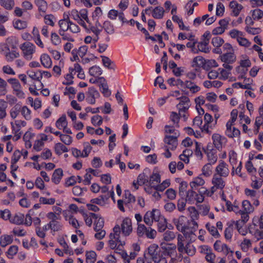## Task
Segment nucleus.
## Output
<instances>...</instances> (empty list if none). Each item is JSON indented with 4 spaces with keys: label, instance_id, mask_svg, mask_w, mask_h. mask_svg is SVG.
Masks as SVG:
<instances>
[{
    "label": "nucleus",
    "instance_id": "5fc2aeb1",
    "mask_svg": "<svg viewBox=\"0 0 263 263\" xmlns=\"http://www.w3.org/2000/svg\"><path fill=\"white\" fill-rule=\"evenodd\" d=\"M34 4L40 12L45 13L47 9V3L45 0H34Z\"/></svg>",
    "mask_w": 263,
    "mask_h": 263
},
{
    "label": "nucleus",
    "instance_id": "052dcab7",
    "mask_svg": "<svg viewBox=\"0 0 263 263\" xmlns=\"http://www.w3.org/2000/svg\"><path fill=\"white\" fill-rule=\"evenodd\" d=\"M102 27L108 34H111L115 32L114 25L109 21H105L103 24Z\"/></svg>",
    "mask_w": 263,
    "mask_h": 263
},
{
    "label": "nucleus",
    "instance_id": "cd10ccee",
    "mask_svg": "<svg viewBox=\"0 0 263 263\" xmlns=\"http://www.w3.org/2000/svg\"><path fill=\"white\" fill-rule=\"evenodd\" d=\"M161 181L160 175L156 173L153 172L152 174L149 175L148 184L152 185L155 190V186H158Z\"/></svg>",
    "mask_w": 263,
    "mask_h": 263
},
{
    "label": "nucleus",
    "instance_id": "c85d7f7f",
    "mask_svg": "<svg viewBox=\"0 0 263 263\" xmlns=\"http://www.w3.org/2000/svg\"><path fill=\"white\" fill-rule=\"evenodd\" d=\"M209 44V42L208 39H203L201 42H197V50H198V53L199 52L209 53L210 51Z\"/></svg>",
    "mask_w": 263,
    "mask_h": 263
},
{
    "label": "nucleus",
    "instance_id": "f704fd0d",
    "mask_svg": "<svg viewBox=\"0 0 263 263\" xmlns=\"http://www.w3.org/2000/svg\"><path fill=\"white\" fill-rule=\"evenodd\" d=\"M206 157L209 163L215 164L217 160V151L213 148H207L206 152Z\"/></svg>",
    "mask_w": 263,
    "mask_h": 263
},
{
    "label": "nucleus",
    "instance_id": "de8ad7c7",
    "mask_svg": "<svg viewBox=\"0 0 263 263\" xmlns=\"http://www.w3.org/2000/svg\"><path fill=\"white\" fill-rule=\"evenodd\" d=\"M263 125V117L258 115L256 117L254 124L253 132L255 134L259 133L260 127Z\"/></svg>",
    "mask_w": 263,
    "mask_h": 263
},
{
    "label": "nucleus",
    "instance_id": "9b49d317",
    "mask_svg": "<svg viewBox=\"0 0 263 263\" xmlns=\"http://www.w3.org/2000/svg\"><path fill=\"white\" fill-rule=\"evenodd\" d=\"M215 173L214 175H217L218 176L224 178L227 177L230 173L228 164L223 161H220L218 164L215 167Z\"/></svg>",
    "mask_w": 263,
    "mask_h": 263
},
{
    "label": "nucleus",
    "instance_id": "680f3d73",
    "mask_svg": "<svg viewBox=\"0 0 263 263\" xmlns=\"http://www.w3.org/2000/svg\"><path fill=\"white\" fill-rule=\"evenodd\" d=\"M213 164L208 163L202 168V174L205 177H210L212 174V165Z\"/></svg>",
    "mask_w": 263,
    "mask_h": 263
},
{
    "label": "nucleus",
    "instance_id": "1a4fd4ad",
    "mask_svg": "<svg viewBox=\"0 0 263 263\" xmlns=\"http://www.w3.org/2000/svg\"><path fill=\"white\" fill-rule=\"evenodd\" d=\"M204 199V197L201 193H197L193 190H190L186 193V201L191 204L202 203Z\"/></svg>",
    "mask_w": 263,
    "mask_h": 263
},
{
    "label": "nucleus",
    "instance_id": "2eb2a0df",
    "mask_svg": "<svg viewBox=\"0 0 263 263\" xmlns=\"http://www.w3.org/2000/svg\"><path fill=\"white\" fill-rule=\"evenodd\" d=\"M213 144L218 150H221L227 142V139L223 136L218 133H214L212 137Z\"/></svg>",
    "mask_w": 263,
    "mask_h": 263
},
{
    "label": "nucleus",
    "instance_id": "412c9836",
    "mask_svg": "<svg viewBox=\"0 0 263 263\" xmlns=\"http://www.w3.org/2000/svg\"><path fill=\"white\" fill-rule=\"evenodd\" d=\"M201 252L205 254V259L209 263H215L216 256L211 249L207 246L201 247Z\"/></svg>",
    "mask_w": 263,
    "mask_h": 263
},
{
    "label": "nucleus",
    "instance_id": "bb28decb",
    "mask_svg": "<svg viewBox=\"0 0 263 263\" xmlns=\"http://www.w3.org/2000/svg\"><path fill=\"white\" fill-rule=\"evenodd\" d=\"M70 21L69 18L60 20L59 21L58 24L60 27L59 33L61 36H64L65 32L68 30Z\"/></svg>",
    "mask_w": 263,
    "mask_h": 263
},
{
    "label": "nucleus",
    "instance_id": "f8f14e48",
    "mask_svg": "<svg viewBox=\"0 0 263 263\" xmlns=\"http://www.w3.org/2000/svg\"><path fill=\"white\" fill-rule=\"evenodd\" d=\"M120 228V233L125 236H129L133 231L132 220L128 217L124 218L121 222Z\"/></svg>",
    "mask_w": 263,
    "mask_h": 263
},
{
    "label": "nucleus",
    "instance_id": "09e8293b",
    "mask_svg": "<svg viewBox=\"0 0 263 263\" xmlns=\"http://www.w3.org/2000/svg\"><path fill=\"white\" fill-rule=\"evenodd\" d=\"M250 14L254 21H259L263 18V11L258 8L251 10Z\"/></svg>",
    "mask_w": 263,
    "mask_h": 263
},
{
    "label": "nucleus",
    "instance_id": "338daca9",
    "mask_svg": "<svg viewBox=\"0 0 263 263\" xmlns=\"http://www.w3.org/2000/svg\"><path fill=\"white\" fill-rule=\"evenodd\" d=\"M83 216L86 224L88 226L90 227L92 222V219L97 217V215L92 213H90L89 214L84 213Z\"/></svg>",
    "mask_w": 263,
    "mask_h": 263
},
{
    "label": "nucleus",
    "instance_id": "69168bd1",
    "mask_svg": "<svg viewBox=\"0 0 263 263\" xmlns=\"http://www.w3.org/2000/svg\"><path fill=\"white\" fill-rule=\"evenodd\" d=\"M218 66L217 62L213 59L211 60H205V65L203 67V69L205 70H209L211 68H216Z\"/></svg>",
    "mask_w": 263,
    "mask_h": 263
},
{
    "label": "nucleus",
    "instance_id": "72a5a7b5",
    "mask_svg": "<svg viewBox=\"0 0 263 263\" xmlns=\"http://www.w3.org/2000/svg\"><path fill=\"white\" fill-rule=\"evenodd\" d=\"M222 62L227 63H232L236 61V56L234 52H226L220 57Z\"/></svg>",
    "mask_w": 263,
    "mask_h": 263
},
{
    "label": "nucleus",
    "instance_id": "7ed1b4c3",
    "mask_svg": "<svg viewBox=\"0 0 263 263\" xmlns=\"http://www.w3.org/2000/svg\"><path fill=\"white\" fill-rule=\"evenodd\" d=\"M69 16L77 22L85 29L88 30L89 26L86 23L90 24V20L88 16V11L86 9H82L78 11L76 9H72L69 13Z\"/></svg>",
    "mask_w": 263,
    "mask_h": 263
},
{
    "label": "nucleus",
    "instance_id": "f3484780",
    "mask_svg": "<svg viewBox=\"0 0 263 263\" xmlns=\"http://www.w3.org/2000/svg\"><path fill=\"white\" fill-rule=\"evenodd\" d=\"M99 91L94 87H89L86 93V100L90 104H94L96 103V99L100 97Z\"/></svg>",
    "mask_w": 263,
    "mask_h": 263
},
{
    "label": "nucleus",
    "instance_id": "39448f33",
    "mask_svg": "<svg viewBox=\"0 0 263 263\" xmlns=\"http://www.w3.org/2000/svg\"><path fill=\"white\" fill-rule=\"evenodd\" d=\"M223 178L217 175H214L211 181L213 186L210 190L205 189L202 192V193L208 196L211 197L217 190L223 189L226 185V182Z\"/></svg>",
    "mask_w": 263,
    "mask_h": 263
},
{
    "label": "nucleus",
    "instance_id": "bf43d9fd",
    "mask_svg": "<svg viewBox=\"0 0 263 263\" xmlns=\"http://www.w3.org/2000/svg\"><path fill=\"white\" fill-rule=\"evenodd\" d=\"M249 233L256 239V241L263 240V230L256 229L255 230H250Z\"/></svg>",
    "mask_w": 263,
    "mask_h": 263
},
{
    "label": "nucleus",
    "instance_id": "4468645a",
    "mask_svg": "<svg viewBox=\"0 0 263 263\" xmlns=\"http://www.w3.org/2000/svg\"><path fill=\"white\" fill-rule=\"evenodd\" d=\"M234 123L227 122L226 125L225 135L229 138L237 137L240 135V130L234 126Z\"/></svg>",
    "mask_w": 263,
    "mask_h": 263
},
{
    "label": "nucleus",
    "instance_id": "dca6fc26",
    "mask_svg": "<svg viewBox=\"0 0 263 263\" xmlns=\"http://www.w3.org/2000/svg\"><path fill=\"white\" fill-rule=\"evenodd\" d=\"M177 137V136L166 135L163 140L165 148L172 151L175 149L178 145Z\"/></svg>",
    "mask_w": 263,
    "mask_h": 263
},
{
    "label": "nucleus",
    "instance_id": "864d4df0",
    "mask_svg": "<svg viewBox=\"0 0 263 263\" xmlns=\"http://www.w3.org/2000/svg\"><path fill=\"white\" fill-rule=\"evenodd\" d=\"M0 5L5 9L11 10L14 8L15 2L14 0H0Z\"/></svg>",
    "mask_w": 263,
    "mask_h": 263
},
{
    "label": "nucleus",
    "instance_id": "393cba45",
    "mask_svg": "<svg viewBox=\"0 0 263 263\" xmlns=\"http://www.w3.org/2000/svg\"><path fill=\"white\" fill-rule=\"evenodd\" d=\"M229 7L231 9V15L235 17L239 14L243 9V6L241 4L234 1L230 3Z\"/></svg>",
    "mask_w": 263,
    "mask_h": 263
},
{
    "label": "nucleus",
    "instance_id": "37998d69",
    "mask_svg": "<svg viewBox=\"0 0 263 263\" xmlns=\"http://www.w3.org/2000/svg\"><path fill=\"white\" fill-rule=\"evenodd\" d=\"M103 70L102 68L97 65L91 67L89 69V73L95 78H101L100 76L102 74Z\"/></svg>",
    "mask_w": 263,
    "mask_h": 263
},
{
    "label": "nucleus",
    "instance_id": "7c9ffc66",
    "mask_svg": "<svg viewBox=\"0 0 263 263\" xmlns=\"http://www.w3.org/2000/svg\"><path fill=\"white\" fill-rule=\"evenodd\" d=\"M205 65V59L201 56L195 57L192 61L191 66L195 69L200 68L203 67Z\"/></svg>",
    "mask_w": 263,
    "mask_h": 263
},
{
    "label": "nucleus",
    "instance_id": "423d86ee",
    "mask_svg": "<svg viewBox=\"0 0 263 263\" xmlns=\"http://www.w3.org/2000/svg\"><path fill=\"white\" fill-rule=\"evenodd\" d=\"M146 257L149 258L155 263H158L164 258L158 246L155 243L151 245L147 248L144 255V257Z\"/></svg>",
    "mask_w": 263,
    "mask_h": 263
},
{
    "label": "nucleus",
    "instance_id": "aec40b11",
    "mask_svg": "<svg viewBox=\"0 0 263 263\" xmlns=\"http://www.w3.org/2000/svg\"><path fill=\"white\" fill-rule=\"evenodd\" d=\"M177 99L180 100L179 103L177 105L179 112L181 111H185L189 109L190 106V101L188 97L182 96L178 98Z\"/></svg>",
    "mask_w": 263,
    "mask_h": 263
},
{
    "label": "nucleus",
    "instance_id": "2f4dec72",
    "mask_svg": "<svg viewBox=\"0 0 263 263\" xmlns=\"http://www.w3.org/2000/svg\"><path fill=\"white\" fill-rule=\"evenodd\" d=\"M21 114L25 121H30L32 119V112L26 105L21 107Z\"/></svg>",
    "mask_w": 263,
    "mask_h": 263
},
{
    "label": "nucleus",
    "instance_id": "c756f323",
    "mask_svg": "<svg viewBox=\"0 0 263 263\" xmlns=\"http://www.w3.org/2000/svg\"><path fill=\"white\" fill-rule=\"evenodd\" d=\"M205 184L204 180L200 176L195 177L190 182V186L192 190H197Z\"/></svg>",
    "mask_w": 263,
    "mask_h": 263
},
{
    "label": "nucleus",
    "instance_id": "6e6d98bb",
    "mask_svg": "<svg viewBox=\"0 0 263 263\" xmlns=\"http://www.w3.org/2000/svg\"><path fill=\"white\" fill-rule=\"evenodd\" d=\"M54 149L55 153L59 155L68 151L67 147L60 142L55 144Z\"/></svg>",
    "mask_w": 263,
    "mask_h": 263
},
{
    "label": "nucleus",
    "instance_id": "13d9d810",
    "mask_svg": "<svg viewBox=\"0 0 263 263\" xmlns=\"http://www.w3.org/2000/svg\"><path fill=\"white\" fill-rule=\"evenodd\" d=\"M13 26L17 30H22L27 28V23L25 21L15 20L13 22Z\"/></svg>",
    "mask_w": 263,
    "mask_h": 263
},
{
    "label": "nucleus",
    "instance_id": "58836bf2",
    "mask_svg": "<svg viewBox=\"0 0 263 263\" xmlns=\"http://www.w3.org/2000/svg\"><path fill=\"white\" fill-rule=\"evenodd\" d=\"M13 236L10 235L4 234L0 237V246L5 248L13 242Z\"/></svg>",
    "mask_w": 263,
    "mask_h": 263
},
{
    "label": "nucleus",
    "instance_id": "79ce46f5",
    "mask_svg": "<svg viewBox=\"0 0 263 263\" xmlns=\"http://www.w3.org/2000/svg\"><path fill=\"white\" fill-rule=\"evenodd\" d=\"M6 48L9 51L5 54L6 59L8 62H12L14 59L20 57V53L15 50L10 51L9 48L7 45H4Z\"/></svg>",
    "mask_w": 263,
    "mask_h": 263
},
{
    "label": "nucleus",
    "instance_id": "c9c22d12",
    "mask_svg": "<svg viewBox=\"0 0 263 263\" xmlns=\"http://www.w3.org/2000/svg\"><path fill=\"white\" fill-rule=\"evenodd\" d=\"M41 64L46 68L52 66V62L50 56L47 53H42L40 58Z\"/></svg>",
    "mask_w": 263,
    "mask_h": 263
},
{
    "label": "nucleus",
    "instance_id": "774afa93",
    "mask_svg": "<svg viewBox=\"0 0 263 263\" xmlns=\"http://www.w3.org/2000/svg\"><path fill=\"white\" fill-rule=\"evenodd\" d=\"M95 230H100V229H102L104 223V219L98 215L97 217H95Z\"/></svg>",
    "mask_w": 263,
    "mask_h": 263
},
{
    "label": "nucleus",
    "instance_id": "8fccbe9b",
    "mask_svg": "<svg viewBox=\"0 0 263 263\" xmlns=\"http://www.w3.org/2000/svg\"><path fill=\"white\" fill-rule=\"evenodd\" d=\"M27 74L28 77L32 80L37 81H41V70H38L36 71L34 70H28Z\"/></svg>",
    "mask_w": 263,
    "mask_h": 263
},
{
    "label": "nucleus",
    "instance_id": "0eeeda50",
    "mask_svg": "<svg viewBox=\"0 0 263 263\" xmlns=\"http://www.w3.org/2000/svg\"><path fill=\"white\" fill-rule=\"evenodd\" d=\"M216 124V120H214L210 114L206 113L204 117V125L201 129L203 132L211 134L212 130L215 127Z\"/></svg>",
    "mask_w": 263,
    "mask_h": 263
},
{
    "label": "nucleus",
    "instance_id": "b1692460",
    "mask_svg": "<svg viewBox=\"0 0 263 263\" xmlns=\"http://www.w3.org/2000/svg\"><path fill=\"white\" fill-rule=\"evenodd\" d=\"M12 131L22 132L21 128L27 125V122L25 120L22 119L15 120L10 122Z\"/></svg>",
    "mask_w": 263,
    "mask_h": 263
},
{
    "label": "nucleus",
    "instance_id": "c03bdc74",
    "mask_svg": "<svg viewBox=\"0 0 263 263\" xmlns=\"http://www.w3.org/2000/svg\"><path fill=\"white\" fill-rule=\"evenodd\" d=\"M159 219L156 220L158 222V230L160 232H164L167 227V220L161 214H160Z\"/></svg>",
    "mask_w": 263,
    "mask_h": 263
},
{
    "label": "nucleus",
    "instance_id": "9d476101",
    "mask_svg": "<svg viewBox=\"0 0 263 263\" xmlns=\"http://www.w3.org/2000/svg\"><path fill=\"white\" fill-rule=\"evenodd\" d=\"M160 246L165 255L170 256L171 258H174L175 259V257L177 255V245H176L175 243H165L161 242Z\"/></svg>",
    "mask_w": 263,
    "mask_h": 263
},
{
    "label": "nucleus",
    "instance_id": "e433bc0d",
    "mask_svg": "<svg viewBox=\"0 0 263 263\" xmlns=\"http://www.w3.org/2000/svg\"><path fill=\"white\" fill-rule=\"evenodd\" d=\"M24 221V215L21 213H17L15 214L12 216H10L9 221L11 223H13L17 225L23 224Z\"/></svg>",
    "mask_w": 263,
    "mask_h": 263
},
{
    "label": "nucleus",
    "instance_id": "a18cd8bd",
    "mask_svg": "<svg viewBox=\"0 0 263 263\" xmlns=\"http://www.w3.org/2000/svg\"><path fill=\"white\" fill-rule=\"evenodd\" d=\"M242 213H246L248 214H250L252 213L254 211V208L253 206L251 204L250 202L248 200H243L242 202Z\"/></svg>",
    "mask_w": 263,
    "mask_h": 263
},
{
    "label": "nucleus",
    "instance_id": "3c124183",
    "mask_svg": "<svg viewBox=\"0 0 263 263\" xmlns=\"http://www.w3.org/2000/svg\"><path fill=\"white\" fill-rule=\"evenodd\" d=\"M50 230L53 232H58L62 230L63 225L58 220H52L49 222Z\"/></svg>",
    "mask_w": 263,
    "mask_h": 263
},
{
    "label": "nucleus",
    "instance_id": "a878e982",
    "mask_svg": "<svg viewBox=\"0 0 263 263\" xmlns=\"http://www.w3.org/2000/svg\"><path fill=\"white\" fill-rule=\"evenodd\" d=\"M107 17L111 20H115L118 17L119 20L123 23L125 22L124 13L115 9L110 10L107 13Z\"/></svg>",
    "mask_w": 263,
    "mask_h": 263
},
{
    "label": "nucleus",
    "instance_id": "4c0bfd02",
    "mask_svg": "<svg viewBox=\"0 0 263 263\" xmlns=\"http://www.w3.org/2000/svg\"><path fill=\"white\" fill-rule=\"evenodd\" d=\"M63 176V172L61 168L55 170L52 174L51 180L55 184H58Z\"/></svg>",
    "mask_w": 263,
    "mask_h": 263
},
{
    "label": "nucleus",
    "instance_id": "a19ab883",
    "mask_svg": "<svg viewBox=\"0 0 263 263\" xmlns=\"http://www.w3.org/2000/svg\"><path fill=\"white\" fill-rule=\"evenodd\" d=\"M185 89H189L191 93L193 94L197 93L201 89L199 86L196 84L194 82L190 80L186 81Z\"/></svg>",
    "mask_w": 263,
    "mask_h": 263
},
{
    "label": "nucleus",
    "instance_id": "6e6552de",
    "mask_svg": "<svg viewBox=\"0 0 263 263\" xmlns=\"http://www.w3.org/2000/svg\"><path fill=\"white\" fill-rule=\"evenodd\" d=\"M160 213V211L156 209H153L152 211H148L144 214L143 221L146 225L152 226L154 221L159 219Z\"/></svg>",
    "mask_w": 263,
    "mask_h": 263
},
{
    "label": "nucleus",
    "instance_id": "5701e85b",
    "mask_svg": "<svg viewBox=\"0 0 263 263\" xmlns=\"http://www.w3.org/2000/svg\"><path fill=\"white\" fill-rule=\"evenodd\" d=\"M98 84L101 92L104 95V96L105 97H109L111 94V92L108 89L106 80L103 77L99 78Z\"/></svg>",
    "mask_w": 263,
    "mask_h": 263
},
{
    "label": "nucleus",
    "instance_id": "0e129e2a",
    "mask_svg": "<svg viewBox=\"0 0 263 263\" xmlns=\"http://www.w3.org/2000/svg\"><path fill=\"white\" fill-rule=\"evenodd\" d=\"M97 259V254L93 251H88L86 253V262L87 263H95Z\"/></svg>",
    "mask_w": 263,
    "mask_h": 263
},
{
    "label": "nucleus",
    "instance_id": "4d7b16f0",
    "mask_svg": "<svg viewBox=\"0 0 263 263\" xmlns=\"http://www.w3.org/2000/svg\"><path fill=\"white\" fill-rule=\"evenodd\" d=\"M67 121L65 115H63L55 122V126L59 129H63L67 126Z\"/></svg>",
    "mask_w": 263,
    "mask_h": 263
},
{
    "label": "nucleus",
    "instance_id": "a211bd4d",
    "mask_svg": "<svg viewBox=\"0 0 263 263\" xmlns=\"http://www.w3.org/2000/svg\"><path fill=\"white\" fill-rule=\"evenodd\" d=\"M187 221H190V220H187L186 217L182 215L178 218H174L173 220V223L180 232L187 227Z\"/></svg>",
    "mask_w": 263,
    "mask_h": 263
},
{
    "label": "nucleus",
    "instance_id": "473e14b6",
    "mask_svg": "<svg viewBox=\"0 0 263 263\" xmlns=\"http://www.w3.org/2000/svg\"><path fill=\"white\" fill-rule=\"evenodd\" d=\"M65 219L73 228L77 229L79 227L78 221L73 217L69 211L65 212L64 214Z\"/></svg>",
    "mask_w": 263,
    "mask_h": 263
},
{
    "label": "nucleus",
    "instance_id": "f257e3e1",
    "mask_svg": "<svg viewBox=\"0 0 263 263\" xmlns=\"http://www.w3.org/2000/svg\"><path fill=\"white\" fill-rule=\"evenodd\" d=\"M198 229V224L195 220L187 221V227L178 234L177 237V250L180 254L186 253L192 256L196 253L195 247L191 244L196 238L195 232Z\"/></svg>",
    "mask_w": 263,
    "mask_h": 263
},
{
    "label": "nucleus",
    "instance_id": "20e7f679",
    "mask_svg": "<svg viewBox=\"0 0 263 263\" xmlns=\"http://www.w3.org/2000/svg\"><path fill=\"white\" fill-rule=\"evenodd\" d=\"M20 49L21 50L22 57L27 61H31L33 59L36 50L35 45L29 41L20 44Z\"/></svg>",
    "mask_w": 263,
    "mask_h": 263
},
{
    "label": "nucleus",
    "instance_id": "e2e57ef3",
    "mask_svg": "<svg viewBox=\"0 0 263 263\" xmlns=\"http://www.w3.org/2000/svg\"><path fill=\"white\" fill-rule=\"evenodd\" d=\"M21 112V107L17 105L13 106L10 110L9 114L12 119L14 120L18 117Z\"/></svg>",
    "mask_w": 263,
    "mask_h": 263
},
{
    "label": "nucleus",
    "instance_id": "ddd939ff",
    "mask_svg": "<svg viewBox=\"0 0 263 263\" xmlns=\"http://www.w3.org/2000/svg\"><path fill=\"white\" fill-rule=\"evenodd\" d=\"M251 66V61L249 59L242 60L240 62V66L236 68V72L239 73L238 79H243L245 78V74L247 70H245L243 68H247Z\"/></svg>",
    "mask_w": 263,
    "mask_h": 263
},
{
    "label": "nucleus",
    "instance_id": "49530a36",
    "mask_svg": "<svg viewBox=\"0 0 263 263\" xmlns=\"http://www.w3.org/2000/svg\"><path fill=\"white\" fill-rule=\"evenodd\" d=\"M252 241L250 239L245 238L240 243V247L242 251L245 252H247L249 249L252 247Z\"/></svg>",
    "mask_w": 263,
    "mask_h": 263
},
{
    "label": "nucleus",
    "instance_id": "6ab92c4d",
    "mask_svg": "<svg viewBox=\"0 0 263 263\" xmlns=\"http://www.w3.org/2000/svg\"><path fill=\"white\" fill-rule=\"evenodd\" d=\"M214 249L218 252L228 255L230 252H232L230 248L225 243L219 240H217L214 245Z\"/></svg>",
    "mask_w": 263,
    "mask_h": 263
},
{
    "label": "nucleus",
    "instance_id": "f03ea898",
    "mask_svg": "<svg viewBox=\"0 0 263 263\" xmlns=\"http://www.w3.org/2000/svg\"><path fill=\"white\" fill-rule=\"evenodd\" d=\"M120 228L119 225L116 226L113 229V232L109 234L108 246L112 250H115L116 252L121 251L125 245L124 241L120 239Z\"/></svg>",
    "mask_w": 263,
    "mask_h": 263
},
{
    "label": "nucleus",
    "instance_id": "4be33fe9",
    "mask_svg": "<svg viewBox=\"0 0 263 263\" xmlns=\"http://www.w3.org/2000/svg\"><path fill=\"white\" fill-rule=\"evenodd\" d=\"M151 171L148 168H145L142 173L140 174L137 177V183L140 185L148 184L149 175Z\"/></svg>",
    "mask_w": 263,
    "mask_h": 263
},
{
    "label": "nucleus",
    "instance_id": "603ef678",
    "mask_svg": "<svg viewBox=\"0 0 263 263\" xmlns=\"http://www.w3.org/2000/svg\"><path fill=\"white\" fill-rule=\"evenodd\" d=\"M218 72L219 74L218 79L223 81L227 80L231 74L229 70H226L223 68H219Z\"/></svg>",
    "mask_w": 263,
    "mask_h": 263
},
{
    "label": "nucleus",
    "instance_id": "ea45409f",
    "mask_svg": "<svg viewBox=\"0 0 263 263\" xmlns=\"http://www.w3.org/2000/svg\"><path fill=\"white\" fill-rule=\"evenodd\" d=\"M165 10L163 7L157 6L152 9V16L156 19H162L164 15Z\"/></svg>",
    "mask_w": 263,
    "mask_h": 263
}]
</instances>
